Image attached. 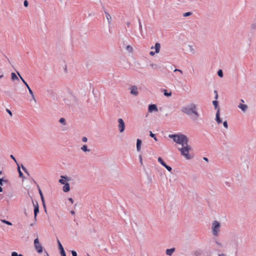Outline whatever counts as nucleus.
<instances>
[{"label": "nucleus", "mask_w": 256, "mask_h": 256, "mask_svg": "<svg viewBox=\"0 0 256 256\" xmlns=\"http://www.w3.org/2000/svg\"><path fill=\"white\" fill-rule=\"evenodd\" d=\"M2 192V188L0 186V192Z\"/></svg>", "instance_id": "69168bd1"}, {"label": "nucleus", "mask_w": 256, "mask_h": 256, "mask_svg": "<svg viewBox=\"0 0 256 256\" xmlns=\"http://www.w3.org/2000/svg\"><path fill=\"white\" fill-rule=\"evenodd\" d=\"M2 222H4V224H8L9 226H12V224L10 222L8 221H7L6 220H2Z\"/></svg>", "instance_id": "4c0bfd02"}, {"label": "nucleus", "mask_w": 256, "mask_h": 256, "mask_svg": "<svg viewBox=\"0 0 256 256\" xmlns=\"http://www.w3.org/2000/svg\"><path fill=\"white\" fill-rule=\"evenodd\" d=\"M38 192H39L40 197H42V196H43L42 192L40 188H38Z\"/></svg>", "instance_id": "49530a36"}, {"label": "nucleus", "mask_w": 256, "mask_h": 256, "mask_svg": "<svg viewBox=\"0 0 256 256\" xmlns=\"http://www.w3.org/2000/svg\"><path fill=\"white\" fill-rule=\"evenodd\" d=\"M80 149L82 150L84 152H90V150L89 148H88L86 145H83L81 147Z\"/></svg>", "instance_id": "aec40b11"}, {"label": "nucleus", "mask_w": 256, "mask_h": 256, "mask_svg": "<svg viewBox=\"0 0 256 256\" xmlns=\"http://www.w3.org/2000/svg\"><path fill=\"white\" fill-rule=\"evenodd\" d=\"M72 256H77V253L76 251L72 250Z\"/></svg>", "instance_id": "37998d69"}, {"label": "nucleus", "mask_w": 256, "mask_h": 256, "mask_svg": "<svg viewBox=\"0 0 256 256\" xmlns=\"http://www.w3.org/2000/svg\"><path fill=\"white\" fill-rule=\"evenodd\" d=\"M10 157L12 160H14L16 162L15 158L12 155H10Z\"/></svg>", "instance_id": "5fc2aeb1"}, {"label": "nucleus", "mask_w": 256, "mask_h": 256, "mask_svg": "<svg viewBox=\"0 0 256 256\" xmlns=\"http://www.w3.org/2000/svg\"><path fill=\"white\" fill-rule=\"evenodd\" d=\"M22 170H23L25 172H26V171H28V170H26V168L24 166H22Z\"/></svg>", "instance_id": "3c124183"}, {"label": "nucleus", "mask_w": 256, "mask_h": 256, "mask_svg": "<svg viewBox=\"0 0 256 256\" xmlns=\"http://www.w3.org/2000/svg\"><path fill=\"white\" fill-rule=\"evenodd\" d=\"M218 256H226V254L222 253V254H219L218 255Z\"/></svg>", "instance_id": "6e6d98bb"}, {"label": "nucleus", "mask_w": 256, "mask_h": 256, "mask_svg": "<svg viewBox=\"0 0 256 256\" xmlns=\"http://www.w3.org/2000/svg\"><path fill=\"white\" fill-rule=\"evenodd\" d=\"M240 238L237 236H234L228 242V245L232 248L237 249L239 244Z\"/></svg>", "instance_id": "39448f33"}, {"label": "nucleus", "mask_w": 256, "mask_h": 256, "mask_svg": "<svg viewBox=\"0 0 256 256\" xmlns=\"http://www.w3.org/2000/svg\"><path fill=\"white\" fill-rule=\"evenodd\" d=\"M34 245L35 250L38 254L42 252L43 248L38 237L34 240Z\"/></svg>", "instance_id": "423d86ee"}, {"label": "nucleus", "mask_w": 256, "mask_h": 256, "mask_svg": "<svg viewBox=\"0 0 256 256\" xmlns=\"http://www.w3.org/2000/svg\"><path fill=\"white\" fill-rule=\"evenodd\" d=\"M150 66L154 69V70H159L160 68V66L158 65L157 64H150Z\"/></svg>", "instance_id": "412c9836"}, {"label": "nucleus", "mask_w": 256, "mask_h": 256, "mask_svg": "<svg viewBox=\"0 0 256 256\" xmlns=\"http://www.w3.org/2000/svg\"><path fill=\"white\" fill-rule=\"evenodd\" d=\"M218 74L220 77L222 78L223 77L222 70H219L218 72Z\"/></svg>", "instance_id": "2f4dec72"}, {"label": "nucleus", "mask_w": 256, "mask_h": 256, "mask_svg": "<svg viewBox=\"0 0 256 256\" xmlns=\"http://www.w3.org/2000/svg\"><path fill=\"white\" fill-rule=\"evenodd\" d=\"M172 94L171 92H168L166 90H164V96H172Z\"/></svg>", "instance_id": "c85d7f7f"}, {"label": "nucleus", "mask_w": 256, "mask_h": 256, "mask_svg": "<svg viewBox=\"0 0 256 256\" xmlns=\"http://www.w3.org/2000/svg\"><path fill=\"white\" fill-rule=\"evenodd\" d=\"M138 24H139V26H142V24H141V22H140V18H138Z\"/></svg>", "instance_id": "13d9d810"}, {"label": "nucleus", "mask_w": 256, "mask_h": 256, "mask_svg": "<svg viewBox=\"0 0 256 256\" xmlns=\"http://www.w3.org/2000/svg\"><path fill=\"white\" fill-rule=\"evenodd\" d=\"M58 248L60 250V254L62 256H66L64 248L61 244L60 242L58 240Z\"/></svg>", "instance_id": "9d476101"}, {"label": "nucleus", "mask_w": 256, "mask_h": 256, "mask_svg": "<svg viewBox=\"0 0 256 256\" xmlns=\"http://www.w3.org/2000/svg\"><path fill=\"white\" fill-rule=\"evenodd\" d=\"M188 47H189L190 52L192 54H194L196 53V51H195V50L194 48V47L192 46H188Z\"/></svg>", "instance_id": "393cba45"}, {"label": "nucleus", "mask_w": 256, "mask_h": 256, "mask_svg": "<svg viewBox=\"0 0 256 256\" xmlns=\"http://www.w3.org/2000/svg\"><path fill=\"white\" fill-rule=\"evenodd\" d=\"M222 224L218 220H214L212 223V233L214 236H218L220 232Z\"/></svg>", "instance_id": "7ed1b4c3"}, {"label": "nucleus", "mask_w": 256, "mask_h": 256, "mask_svg": "<svg viewBox=\"0 0 256 256\" xmlns=\"http://www.w3.org/2000/svg\"><path fill=\"white\" fill-rule=\"evenodd\" d=\"M238 108H240L244 112H245L248 110V106L246 104H240L238 105Z\"/></svg>", "instance_id": "2eb2a0df"}, {"label": "nucleus", "mask_w": 256, "mask_h": 256, "mask_svg": "<svg viewBox=\"0 0 256 256\" xmlns=\"http://www.w3.org/2000/svg\"><path fill=\"white\" fill-rule=\"evenodd\" d=\"M11 75H12V80H18V76L14 72H12Z\"/></svg>", "instance_id": "a878e982"}, {"label": "nucleus", "mask_w": 256, "mask_h": 256, "mask_svg": "<svg viewBox=\"0 0 256 256\" xmlns=\"http://www.w3.org/2000/svg\"><path fill=\"white\" fill-rule=\"evenodd\" d=\"M223 125H224V128H228V122L226 121H224V122H223Z\"/></svg>", "instance_id": "ea45409f"}, {"label": "nucleus", "mask_w": 256, "mask_h": 256, "mask_svg": "<svg viewBox=\"0 0 256 256\" xmlns=\"http://www.w3.org/2000/svg\"><path fill=\"white\" fill-rule=\"evenodd\" d=\"M142 140L140 139H137L136 140V150L140 152L141 150Z\"/></svg>", "instance_id": "dca6fc26"}, {"label": "nucleus", "mask_w": 256, "mask_h": 256, "mask_svg": "<svg viewBox=\"0 0 256 256\" xmlns=\"http://www.w3.org/2000/svg\"><path fill=\"white\" fill-rule=\"evenodd\" d=\"M70 190V184L68 183H66L64 184V186H63V190L64 192H68Z\"/></svg>", "instance_id": "6ab92c4d"}, {"label": "nucleus", "mask_w": 256, "mask_h": 256, "mask_svg": "<svg viewBox=\"0 0 256 256\" xmlns=\"http://www.w3.org/2000/svg\"><path fill=\"white\" fill-rule=\"evenodd\" d=\"M180 72V74H182V70H179V69H175V70H174V72Z\"/></svg>", "instance_id": "de8ad7c7"}, {"label": "nucleus", "mask_w": 256, "mask_h": 256, "mask_svg": "<svg viewBox=\"0 0 256 256\" xmlns=\"http://www.w3.org/2000/svg\"><path fill=\"white\" fill-rule=\"evenodd\" d=\"M191 148V146L188 144V143H186V144L182 145L181 148H178V150L180 152L181 154L186 160H190L192 158V156L189 154V152Z\"/></svg>", "instance_id": "20e7f679"}, {"label": "nucleus", "mask_w": 256, "mask_h": 256, "mask_svg": "<svg viewBox=\"0 0 256 256\" xmlns=\"http://www.w3.org/2000/svg\"><path fill=\"white\" fill-rule=\"evenodd\" d=\"M218 94H216V96H215L214 98H215L216 99H217V98H218Z\"/></svg>", "instance_id": "e2e57ef3"}, {"label": "nucleus", "mask_w": 256, "mask_h": 256, "mask_svg": "<svg viewBox=\"0 0 256 256\" xmlns=\"http://www.w3.org/2000/svg\"><path fill=\"white\" fill-rule=\"evenodd\" d=\"M126 49L130 52H132L133 50L132 48L130 46H127L126 47Z\"/></svg>", "instance_id": "7c9ffc66"}, {"label": "nucleus", "mask_w": 256, "mask_h": 256, "mask_svg": "<svg viewBox=\"0 0 256 256\" xmlns=\"http://www.w3.org/2000/svg\"><path fill=\"white\" fill-rule=\"evenodd\" d=\"M6 112L9 114L10 116H12V112L10 110L6 109Z\"/></svg>", "instance_id": "8fccbe9b"}, {"label": "nucleus", "mask_w": 256, "mask_h": 256, "mask_svg": "<svg viewBox=\"0 0 256 256\" xmlns=\"http://www.w3.org/2000/svg\"><path fill=\"white\" fill-rule=\"evenodd\" d=\"M212 104H214V108H215V109H216V110H218V108H218V101H216V100H214V101L212 102Z\"/></svg>", "instance_id": "bb28decb"}, {"label": "nucleus", "mask_w": 256, "mask_h": 256, "mask_svg": "<svg viewBox=\"0 0 256 256\" xmlns=\"http://www.w3.org/2000/svg\"><path fill=\"white\" fill-rule=\"evenodd\" d=\"M59 182L62 184H65V180H63V179H60L59 180Z\"/></svg>", "instance_id": "79ce46f5"}, {"label": "nucleus", "mask_w": 256, "mask_h": 256, "mask_svg": "<svg viewBox=\"0 0 256 256\" xmlns=\"http://www.w3.org/2000/svg\"><path fill=\"white\" fill-rule=\"evenodd\" d=\"M104 13L106 14V18L108 20V24H110L112 22V16H111L106 12H104Z\"/></svg>", "instance_id": "a211bd4d"}, {"label": "nucleus", "mask_w": 256, "mask_h": 256, "mask_svg": "<svg viewBox=\"0 0 256 256\" xmlns=\"http://www.w3.org/2000/svg\"><path fill=\"white\" fill-rule=\"evenodd\" d=\"M3 76H4L3 72H2V70H1V68H0V79L2 78Z\"/></svg>", "instance_id": "c03bdc74"}, {"label": "nucleus", "mask_w": 256, "mask_h": 256, "mask_svg": "<svg viewBox=\"0 0 256 256\" xmlns=\"http://www.w3.org/2000/svg\"><path fill=\"white\" fill-rule=\"evenodd\" d=\"M155 52H153V51H151L150 52V54L152 56H153L155 54Z\"/></svg>", "instance_id": "603ef678"}, {"label": "nucleus", "mask_w": 256, "mask_h": 256, "mask_svg": "<svg viewBox=\"0 0 256 256\" xmlns=\"http://www.w3.org/2000/svg\"><path fill=\"white\" fill-rule=\"evenodd\" d=\"M68 200L72 202V203H73L74 202V200H72V198H68Z\"/></svg>", "instance_id": "4d7b16f0"}, {"label": "nucleus", "mask_w": 256, "mask_h": 256, "mask_svg": "<svg viewBox=\"0 0 256 256\" xmlns=\"http://www.w3.org/2000/svg\"><path fill=\"white\" fill-rule=\"evenodd\" d=\"M87 140H88V138L86 137H85V136L82 137V141L83 142H87Z\"/></svg>", "instance_id": "a18cd8bd"}, {"label": "nucleus", "mask_w": 256, "mask_h": 256, "mask_svg": "<svg viewBox=\"0 0 256 256\" xmlns=\"http://www.w3.org/2000/svg\"><path fill=\"white\" fill-rule=\"evenodd\" d=\"M153 48H154L155 50L156 53H157V54L159 53L160 52V44L158 43V42L156 43L155 44L154 46H152L151 47V49H153Z\"/></svg>", "instance_id": "f8f14e48"}, {"label": "nucleus", "mask_w": 256, "mask_h": 256, "mask_svg": "<svg viewBox=\"0 0 256 256\" xmlns=\"http://www.w3.org/2000/svg\"><path fill=\"white\" fill-rule=\"evenodd\" d=\"M131 94L137 96L138 94V88L136 86H132L131 87Z\"/></svg>", "instance_id": "ddd939ff"}, {"label": "nucleus", "mask_w": 256, "mask_h": 256, "mask_svg": "<svg viewBox=\"0 0 256 256\" xmlns=\"http://www.w3.org/2000/svg\"><path fill=\"white\" fill-rule=\"evenodd\" d=\"M70 213H71L72 214H75V212H74V210H71V211H70Z\"/></svg>", "instance_id": "680f3d73"}, {"label": "nucleus", "mask_w": 256, "mask_h": 256, "mask_svg": "<svg viewBox=\"0 0 256 256\" xmlns=\"http://www.w3.org/2000/svg\"><path fill=\"white\" fill-rule=\"evenodd\" d=\"M45 252H46V256H50L48 254L46 251H45Z\"/></svg>", "instance_id": "0e129e2a"}, {"label": "nucleus", "mask_w": 256, "mask_h": 256, "mask_svg": "<svg viewBox=\"0 0 256 256\" xmlns=\"http://www.w3.org/2000/svg\"><path fill=\"white\" fill-rule=\"evenodd\" d=\"M164 167L166 168V170L169 172H171L172 170V168L168 166L166 164L164 166Z\"/></svg>", "instance_id": "e433bc0d"}, {"label": "nucleus", "mask_w": 256, "mask_h": 256, "mask_svg": "<svg viewBox=\"0 0 256 256\" xmlns=\"http://www.w3.org/2000/svg\"><path fill=\"white\" fill-rule=\"evenodd\" d=\"M8 182L6 180H4V178H0V185L2 186L3 185V182Z\"/></svg>", "instance_id": "f704fd0d"}, {"label": "nucleus", "mask_w": 256, "mask_h": 256, "mask_svg": "<svg viewBox=\"0 0 256 256\" xmlns=\"http://www.w3.org/2000/svg\"><path fill=\"white\" fill-rule=\"evenodd\" d=\"M26 173L28 175V176H30V174L28 172V171H26Z\"/></svg>", "instance_id": "774afa93"}, {"label": "nucleus", "mask_w": 256, "mask_h": 256, "mask_svg": "<svg viewBox=\"0 0 256 256\" xmlns=\"http://www.w3.org/2000/svg\"><path fill=\"white\" fill-rule=\"evenodd\" d=\"M12 256H24L22 254H18L16 252H14L12 253Z\"/></svg>", "instance_id": "473e14b6"}, {"label": "nucleus", "mask_w": 256, "mask_h": 256, "mask_svg": "<svg viewBox=\"0 0 256 256\" xmlns=\"http://www.w3.org/2000/svg\"><path fill=\"white\" fill-rule=\"evenodd\" d=\"M216 117V122L218 124H220L222 122V120L221 118H220V108H218V110H217Z\"/></svg>", "instance_id": "9b49d317"}, {"label": "nucleus", "mask_w": 256, "mask_h": 256, "mask_svg": "<svg viewBox=\"0 0 256 256\" xmlns=\"http://www.w3.org/2000/svg\"><path fill=\"white\" fill-rule=\"evenodd\" d=\"M40 198H41V200H42V202L43 206L45 210L46 211V208L45 202H44V196H42V197H40Z\"/></svg>", "instance_id": "72a5a7b5"}, {"label": "nucleus", "mask_w": 256, "mask_h": 256, "mask_svg": "<svg viewBox=\"0 0 256 256\" xmlns=\"http://www.w3.org/2000/svg\"><path fill=\"white\" fill-rule=\"evenodd\" d=\"M192 14V12H185L183 14L184 16H188Z\"/></svg>", "instance_id": "58836bf2"}, {"label": "nucleus", "mask_w": 256, "mask_h": 256, "mask_svg": "<svg viewBox=\"0 0 256 256\" xmlns=\"http://www.w3.org/2000/svg\"><path fill=\"white\" fill-rule=\"evenodd\" d=\"M214 242L220 248H222L223 246L222 244L218 240H216Z\"/></svg>", "instance_id": "4be33fe9"}, {"label": "nucleus", "mask_w": 256, "mask_h": 256, "mask_svg": "<svg viewBox=\"0 0 256 256\" xmlns=\"http://www.w3.org/2000/svg\"><path fill=\"white\" fill-rule=\"evenodd\" d=\"M182 112L190 116L193 120H197L200 116L197 111L196 106L194 103H190L182 108Z\"/></svg>", "instance_id": "f257e3e1"}, {"label": "nucleus", "mask_w": 256, "mask_h": 256, "mask_svg": "<svg viewBox=\"0 0 256 256\" xmlns=\"http://www.w3.org/2000/svg\"><path fill=\"white\" fill-rule=\"evenodd\" d=\"M250 28L252 30H256V24L253 23L251 24Z\"/></svg>", "instance_id": "c9c22d12"}, {"label": "nucleus", "mask_w": 256, "mask_h": 256, "mask_svg": "<svg viewBox=\"0 0 256 256\" xmlns=\"http://www.w3.org/2000/svg\"><path fill=\"white\" fill-rule=\"evenodd\" d=\"M59 122L60 123V124H62L63 125H66V120L64 118H60L59 120Z\"/></svg>", "instance_id": "cd10ccee"}, {"label": "nucleus", "mask_w": 256, "mask_h": 256, "mask_svg": "<svg viewBox=\"0 0 256 256\" xmlns=\"http://www.w3.org/2000/svg\"><path fill=\"white\" fill-rule=\"evenodd\" d=\"M148 112H158V109L156 106L154 104H151L148 106Z\"/></svg>", "instance_id": "1a4fd4ad"}, {"label": "nucleus", "mask_w": 256, "mask_h": 256, "mask_svg": "<svg viewBox=\"0 0 256 256\" xmlns=\"http://www.w3.org/2000/svg\"><path fill=\"white\" fill-rule=\"evenodd\" d=\"M24 6H26V7H27L28 6V0H25L24 2Z\"/></svg>", "instance_id": "a19ab883"}, {"label": "nucleus", "mask_w": 256, "mask_h": 256, "mask_svg": "<svg viewBox=\"0 0 256 256\" xmlns=\"http://www.w3.org/2000/svg\"><path fill=\"white\" fill-rule=\"evenodd\" d=\"M204 160H206V162H208V158H206V157H204Z\"/></svg>", "instance_id": "052dcab7"}, {"label": "nucleus", "mask_w": 256, "mask_h": 256, "mask_svg": "<svg viewBox=\"0 0 256 256\" xmlns=\"http://www.w3.org/2000/svg\"><path fill=\"white\" fill-rule=\"evenodd\" d=\"M175 250V248L167 249L166 250V254L169 256H171L172 254L174 252Z\"/></svg>", "instance_id": "f3484780"}, {"label": "nucleus", "mask_w": 256, "mask_h": 256, "mask_svg": "<svg viewBox=\"0 0 256 256\" xmlns=\"http://www.w3.org/2000/svg\"><path fill=\"white\" fill-rule=\"evenodd\" d=\"M34 219L36 220V218L38 214V213L39 212V208L38 203H36V205L34 204Z\"/></svg>", "instance_id": "4468645a"}, {"label": "nucleus", "mask_w": 256, "mask_h": 256, "mask_svg": "<svg viewBox=\"0 0 256 256\" xmlns=\"http://www.w3.org/2000/svg\"><path fill=\"white\" fill-rule=\"evenodd\" d=\"M118 128L120 132H123L125 130V124L124 120L120 118L118 120Z\"/></svg>", "instance_id": "6e6552de"}, {"label": "nucleus", "mask_w": 256, "mask_h": 256, "mask_svg": "<svg viewBox=\"0 0 256 256\" xmlns=\"http://www.w3.org/2000/svg\"><path fill=\"white\" fill-rule=\"evenodd\" d=\"M139 159H140V162L141 165H142V157L141 155L139 156Z\"/></svg>", "instance_id": "09e8293b"}, {"label": "nucleus", "mask_w": 256, "mask_h": 256, "mask_svg": "<svg viewBox=\"0 0 256 256\" xmlns=\"http://www.w3.org/2000/svg\"><path fill=\"white\" fill-rule=\"evenodd\" d=\"M168 137L172 138L175 142L181 144L182 146L188 143L187 136L183 134H170L168 135Z\"/></svg>", "instance_id": "f03ea898"}, {"label": "nucleus", "mask_w": 256, "mask_h": 256, "mask_svg": "<svg viewBox=\"0 0 256 256\" xmlns=\"http://www.w3.org/2000/svg\"><path fill=\"white\" fill-rule=\"evenodd\" d=\"M139 29H140V32H141V34H142V26H139Z\"/></svg>", "instance_id": "864d4df0"}, {"label": "nucleus", "mask_w": 256, "mask_h": 256, "mask_svg": "<svg viewBox=\"0 0 256 256\" xmlns=\"http://www.w3.org/2000/svg\"><path fill=\"white\" fill-rule=\"evenodd\" d=\"M18 164V174H19V176L20 178H24V174L20 170V167L18 164Z\"/></svg>", "instance_id": "b1692460"}, {"label": "nucleus", "mask_w": 256, "mask_h": 256, "mask_svg": "<svg viewBox=\"0 0 256 256\" xmlns=\"http://www.w3.org/2000/svg\"><path fill=\"white\" fill-rule=\"evenodd\" d=\"M18 73V76L20 77V79L22 80V82H23V83L26 85V88H28V92H29V93L30 94V96H32V99L34 100V101L36 102V98H35V96L34 95V94L33 92L32 91V90H31V88H30V87L28 85V84H27V82L24 80L21 76L20 75V73L17 72Z\"/></svg>", "instance_id": "0eeeda50"}, {"label": "nucleus", "mask_w": 256, "mask_h": 256, "mask_svg": "<svg viewBox=\"0 0 256 256\" xmlns=\"http://www.w3.org/2000/svg\"><path fill=\"white\" fill-rule=\"evenodd\" d=\"M126 26H130V22H126Z\"/></svg>", "instance_id": "bf43d9fd"}, {"label": "nucleus", "mask_w": 256, "mask_h": 256, "mask_svg": "<svg viewBox=\"0 0 256 256\" xmlns=\"http://www.w3.org/2000/svg\"><path fill=\"white\" fill-rule=\"evenodd\" d=\"M150 136H151L152 138H154V140L157 142L158 141V139L155 136V134H154L151 131L150 132Z\"/></svg>", "instance_id": "c756f323"}, {"label": "nucleus", "mask_w": 256, "mask_h": 256, "mask_svg": "<svg viewBox=\"0 0 256 256\" xmlns=\"http://www.w3.org/2000/svg\"><path fill=\"white\" fill-rule=\"evenodd\" d=\"M61 178H65V179L66 178L64 176H61Z\"/></svg>", "instance_id": "338daca9"}, {"label": "nucleus", "mask_w": 256, "mask_h": 256, "mask_svg": "<svg viewBox=\"0 0 256 256\" xmlns=\"http://www.w3.org/2000/svg\"><path fill=\"white\" fill-rule=\"evenodd\" d=\"M158 160L164 166L166 164L164 162V161L162 160V159L160 157H159L158 158Z\"/></svg>", "instance_id": "5701e85b"}]
</instances>
